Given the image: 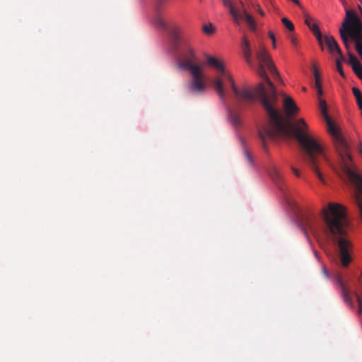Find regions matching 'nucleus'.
Returning a JSON list of instances; mask_svg holds the SVG:
<instances>
[{
    "label": "nucleus",
    "instance_id": "nucleus-1",
    "mask_svg": "<svg viewBox=\"0 0 362 362\" xmlns=\"http://www.w3.org/2000/svg\"><path fill=\"white\" fill-rule=\"evenodd\" d=\"M295 115H268L267 120L259 128V138L264 148L266 137L272 139L277 137L296 139L302 149L305 162L319 180L325 183L320 165L322 160L331 165L330 160L320 141L307 132L308 126L305 120L298 119Z\"/></svg>",
    "mask_w": 362,
    "mask_h": 362
},
{
    "label": "nucleus",
    "instance_id": "nucleus-2",
    "mask_svg": "<svg viewBox=\"0 0 362 362\" xmlns=\"http://www.w3.org/2000/svg\"><path fill=\"white\" fill-rule=\"evenodd\" d=\"M206 63L216 69L218 76L212 80V85L223 103L226 102L228 87L233 92L235 100L238 103H257L265 113H277L276 97L271 80L267 84L258 83L251 89L239 90L235 85L231 76L226 71L223 64L213 56H206Z\"/></svg>",
    "mask_w": 362,
    "mask_h": 362
},
{
    "label": "nucleus",
    "instance_id": "nucleus-3",
    "mask_svg": "<svg viewBox=\"0 0 362 362\" xmlns=\"http://www.w3.org/2000/svg\"><path fill=\"white\" fill-rule=\"evenodd\" d=\"M325 224L324 232L332 241L337 245L341 264L346 267L352 261V244L346 236L348 220L341 205L329 203L322 210Z\"/></svg>",
    "mask_w": 362,
    "mask_h": 362
},
{
    "label": "nucleus",
    "instance_id": "nucleus-4",
    "mask_svg": "<svg viewBox=\"0 0 362 362\" xmlns=\"http://www.w3.org/2000/svg\"><path fill=\"white\" fill-rule=\"evenodd\" d=\"M241 49L247 64L251 68L254 69L257 74L264 80V82H261L260 83H263L264 86H266L267 84V80H270L266 73V68H267L269 71L275 79L281 80L279 74L274 66L271 57L262 44H259L257 47L255 48V57L257 60V64L256 65L255 64L252 58V51L250 49V42L245 36H244L243 38Z\"/></svg>",
    "mask_w": 362,
    "mask_h": 362
},
{
    "label": "nucleus",
    "instance_id": "nucleus-5",
    "mask_svg": "<svg viewBox=\"0 0 362 362\" xmlns=\"http://www.w3.org/2000/svg\"><path fill=\"white\" fill-rule=\"evenodd\" d=\"M339 35L346 49H350L351 42L355 43V49L362 59V22L354 11L346 10Z\"/></svg>",
    "mask_w": 362,
    "mask_h": 362
},
{
    "label": "nucleus",
    "instance_id": "nucleus-6",
    "mask_svg": "<svg viewBox=\"0 0 362 362\" xmlns=\"http://www.w3.org/2000/svg\"><path fill=\"white\" fill-rule=\"evenodd\" d=\"M178 67L181 69L192 71L202 68L197 64V59L194 49L186 40L182 41L179 50Z\"/></svg>",
    "mask_w": 362,
    "mask_h": 362
},
{
    "label": "nucleus",
    "instance_id": "nucleus-7",
    "mask_svg": "<svg viewBox=\"0 0 362 362\" xmlns=\"http://www.w3.org/2000/svg\"><path fill=\"white\" fill-rule=\"evenodd\" d=\"M189 73L192 76V79L187 83V91L192 95L203 94L206 90V85L204 82V74L202 69H194Z\"/></svg>",
    "mask_w": 362,
    "mask_h": 362
},
{
    "label": "nucleus",
    "instance_id": "nucleus-8",
    "mask_svg": "<svg viewBox=\"0 0 362 362\" xmlns=\"http://www.w3.org/2000/svg\"><path fill=\"white\" fill-rule=\"evenodd\" d=\"M272 84L274 87L277 102L275 111L279 113H296L299 110L294 100L284 93H278L274 84L272 82Z\"/></svg>",
    "mask_w": 362,
    "mask_h": 362
},
{
    "label": "nucleus",
    "instance_id": "nucleus-9",
    "mask_svg": "<svg viewBox=\"0 0 362 362\" xmlns=\"http://www.w3.org/2000/svg\"><path fill=\"white\" fill-rule=\"evenodd\" d=\"M299 226L306 238L309 240L308 231L313 235L318 232V221L317 216L313 213H305L299 218Z\"/></svg>",
    "mask_w": 362,
    "mask_h": 362
},
{
    "label": "nucleus",
    "instance_id": "nucleus-10",
    "mask_svg": "<svg viewBox=\"0 0 362 362\" xmlns=\"http://www.w3.org/2000/svg\"><path fill=\"white\" fill-rule=\"evenodd\" d=\"M155 25L167 31L175 44L179 42L180 28L177 25L173 23L171 21H165L162 17L158 16L155 20Z\"/></svg>",
    "mask_w": 362,
    "mask_h": 362
},
{
    "label": "nucleus",
    "instance_id": "nucleus-11",
    "mask_svg": "<svg viewBox=\"0 0 362 362\" xmlns=\"http://www.w3.org/2000/svg\"><path fill=\"white\" fill-rule=\"evenodd\" d=\"M238 12L242 16L241 20H245L247 23L249 28L255 31L256 30V23L252 15L247 12L244 3L242 1H239V3L236 7H235Z\"/></svg>",
    "mask_w": 362,
    "mask_h": 362
},
{
    "label": "nucleus",
    "instance_id": "nucleus-12",
    "mask_svg": "<svg viewBox=\"0 0 362 362\" xmlns=\"http://www.w3.org/2000/svg\"><path fill=\"white\" fill-rule=\"evenodd\" d=\"M323 43L326 45L331 54H334V52H336L341 58V59H344V57L343 56L341 49H340L339 44L332 35H322V44Z\"/></svg>",
    "mask_w": 362,
    "mask_h": 362
},
{
    "label": "nucleus",
    "instance_id": "nucleus-13",
    "mask_svg": "<svg viewBox=\"0 0 362 362\" xmlns=\"http://www.w3.org/2000/svg\"><path fill=\"white\" fill-rule=\"evenodd\" d=\"M349 63L355 74L360 79H362V65L357 57L351 53L349 54Z\"/></svg>",
    "mask_w": 362,
    "mask_h": 362
},
{
    "label": "nucleus",
    "instance_id": "nucleus-14",
    "mask_svg": "<svg viewBox=\"0 0 362 362\" xmlns=\"http://www.w3.org/2000/svg\"><path fill=\"white\" fill-rule=\"evenodd\" d=\"M223 3L224 6L229 8L230 13L233 16V21L239 24L242 19V16L238 12L233 4L229 0H223Z\"/></svg>",
    "mask_w": 362,
    "mask_h": 362
},
{
    "label": "nucleus",
    "instance_id": "nucleus-15",
    "mask_svg": "<svg viewBox=\"0 0 362 362\" xmlns=\"http://www.w3.org/2000/svg\"><path fill=\"white\" fill-rule=\"evenodd\" d=\"M269 176L272 180L276 184L280 185L283 182V177L280 171L275 167L272 166L269 170Z\"/></svg>",
    "mask_w": 362,
    "mask_h": 362
},
{
    "label": "nucleus",
    "instance_id": "nucleus-16",
    "mask_svg": "<svg viewBox=\"0 0 362 362\" xmlns=\"http://www.w3.org/2000/svg\"><path fill=\"white\" fill-rule=\"evenodd\" d=\"M317 95H318V108L320 113H327L328 109L327 105L325 100L321 98L322 95V87L317 88Z\"/></svg>",
    "mask_w": 362,
    "mask_h": 362
},
{
    "label": "nucleus",
    "instance_id": "nucleus-17",
    "mask_svg": "<svg viewBox=\"0 0 362 362\" xmlns=\"http://www.w3.org/2000/svg\"><path fill=\"white\" fill-rule=\"evenodd\" d=\"M310 30L313 32V33L315 35L319 45L321 46L322 49H323L322 47V35L320 30L319 27L315 23L311 24V27H308Z\"/></svg>",
    "mask_w": 362,
    "mask_h": 362
},
{
    "label": "nucleus",
    "instance_id": "nucleus-18",
    "mask_svg": "<svg viewBox=\"0 0 362 362\" xmlns=\"http://www.w3.org/2000/svg\"><path fill=\"white\" fill-rule=\"evenodd\" d=\"M338 281H339V285H340V287H341V289L342 291V296H343L344 300L347 303L352 305V302L351 300L349 289L346 288V285L344 284V282L342 281V280L341 279H339Z\"/></svg>",
    "mask_w": 362,
    "mask_h": 362
},
{
    "label": "nucleus",
    "instance_id": "nucleus-19",
    "mask_svg": "<svg viewBox=\"0 0 362 362\" xmlns=\"http://www.w3.org/2000/svg\"><path fill=\"white\" fill-rule=\"evenodd\" d=\"M228 121L235 128L241 125V119L240 115H228Z\"/></svg>",
    "mask_w": 362,
    "mask_h": 362
},
{
    "label": "nucleus",
    "instance_id": "nucleus-20",
    "mask_svg": "<svg viewBox=\"0 0 362 362\" xmlns=\"http://www.w3.org/2000/svg\"><path fill=\"white\" fill-rule=\"evenodd\" d=\"M352 91L356 99L359 109L362 110V93L361 90L358 88L354 87Z\"/></svg>",
    "mask_w": 362,
    "mask_h": 362
},
{
    "label": "nucleus",
    "instance_id": "nucleus-21",
    "mask_svg": "<svg viewBox=\"0 0 362 362\" xmlns=\"http://www.w3.org/2000/svg\"><path fill=\"white\" fill-rule=\"evenodd\" d=\"M281 22L284 25V26L289 30V31H293L294 30V25L293 23L288 20L287 18L284 17L281 18Z\"/></svg>",
    "mask_w": 362,
    "mask_h": 362
},
{
    "label": "nucleus",
    "instance_id": "nucleus-22",
    "mask_svg": "<svg viewBox=\"0 0 362 362\" xmlns=\"http://www.w3.org/2000/svg\"><path fill=\"white\" fill-rule=\"evenodd\" d=\"M202 30L203 32L206 35H211L215 32V28L213 27L211 23L209 25H204Z\"/></svg>",
    "mask_w": 362,
    "mask_h": 362
},
{
    "label": "nucleus",
    "instance_id": "nucleus-23",
    "mask_svg": "<svg viewBox=\"0 0 362 362\" xmlns=\"http://www.w3.org/2000/svg\"><path fill=\"white\" fill-rule=\"evenodd\" d=\"M343 59H341V58L340 57V59H337L336 60V65H337V69L338 71V72L339 73V74L342 76V77H345V74L343 71V69H342V66H341V61Z\"/></svg>",
    "mask_w": 362,
    "mask_h": 362
},
{
    "label": "nucleus",
    "instance_id": "nucleus-24",
    "mask_svg": "<svg viewBox=\"0 0 362 362\" xmlns=\"http://www.w3.org/2000/svg\"><path fill=\"white\" fill-rule=\"evenodd\" d=\"M356 298L358 303V313H362V297L359 296L358 294L355 293Z\"/></svg>",
    "mask_w": 362,
    "mask_h": 362
},
{
    "label": "nucleus",
    "instance_id": "nucleus-25",
    "mask_svg": "<svg viewBox=\"0 0 362 362\" xmlns=\"http://www.w3.org/2000/svg\"><path fill=\"white\" fill-rule=\"evenodd\" d=\"M244 155H245L247 162L250 163V164H252V157L246 148H244Z\"/></svg>",
    "mask_w": 362,
    "mask_h": 362
},
{
    "label": "nucleus",
    "instance_id": "nucleus-26",
    "mask_svg": "<svg viewBox=\"0 0 362 362\" xmlns=\"http://www.w3.org/2000/svg\"><path fill=\"white\" fill-rule=\"evenodd\" d=\"M252 6H253L254 9L255 11H257V12H258L262 16H264V12L261 8V7L259 4H253Z\"/></svg>",
    "mask_w": 362,
    "mask_h": 362
},
{
    "label": "nucleus",
    "instance_id": "nucleus-27",
    "mask_svg": "<svg viewBox=\"0 0 362 362\" xmlns=\"http://www.w3.org/2000/svg\"><path fill=\"white\" fill-rule=\"evenodd\" d=\"M312 21V18L309 15L305 14V23L308 27H311V24H313Z\"/></svg>",
    "mask_w": 362,
    "mask_h": 362
},
{
    "label": "nucleus",
    "instance_id": "nucleus-28",
    "mask_svg": "<svg viewBox=\"0 0 362 362\" xmlns=\"http://www.w3.org/2000/svg\"><path fill=\"white\" fill-rule=\"evenodd\" d=\"M289 38L291 40V42L292 43L293 45L294 46H296L297 44H298V40H297V38L295 37L293 35H290L289 36Z\"/></svg>",
    "mask_w": 362,
    "mask_h": 362
},
{
    "label": "nucleus",
    "instance_id": "nucleus-29",
    "mask_svg": "<svg viewBox=\"0 0 362 362\" xmlns=\"http://www.w3.org/2000/svg\"><path fill=\"white\" fill-rule=\"evenodd\" d=\"M315 88H322L321 78L315 79Z\"/></svg>",
    "mask_w": 362,
    "mask_h": 362
},
{
    "label": "nucleus",
    "instance_id": "nucleus-30",
    "mask_svg": "<svg viewBox=\"0 0 362 362\" xmlns=\"http://www.w3.org/2000/svg\"><path fill=\"white\" fill-rule=\"evenodd\" d=\"M269 37L272 40L273 47H276V40L274 35L272 33H269Z\"/></svg>",
    "mask_w": 362,
    "mask_h": 362
},
{
    "label": "nucleus",
    "instance_id": "nucleus-31",
    "mask_svg": "<svg viewBox=\"0 0 362 362\" xmlns=\"http://www.w3.org/2000/svg\"><path fill=\"white\" fill-rule=\"evenodd\" d=\"M313 71H314L315 79L320 78V75L319 71L317 70V69L315 66L314 67Z\"/></svg>",
    "mask_w": 362,
    "mask_h": 362
},
{
    "label": "nucleus",
    "instance_id": "nucleus-32",
    "mask_svg": "<svg viewBox=\"0 0 362 362\" xmlns=\"http://www.w3.org/2000/svg\"><path fill=\"white\" fill-rule=\"evenodd\" d=\"M291 170L296 177H300V172L296 168L292 167Z\"/></svg>",
    "mask_w": 362,
    "mask_h": 362
},
{
    "label": "nucleus",
    "instance_id": "nucleus-33",
    "mask_svg": "<svg viewBox=\"0 0 362 362\" xmlns=\"http://www.w3.org/2000/svg\"><path fill=\"white\" fill-rule=\"evenodd\" d=\"M358 151H359V153H361V155L362 156V144H359Z\"/></svg>",
    "mask_w": 362,
    "mask_h": 362
},
{
    "label": "nucleus",
    "instance_id": "nucleus-34",
    "mask_svg": "<svg viewBox=\"0 0 362 362\" xmlns=\"http://www.w3.org/2000/svg\"><path fill=\"white\" fill-rule=\"evenodd\" d=\"M295 4L300 6V2L298 0H291Z\"/></svg>",
    "mask_w": 362,
    "mask_h": 362
},
{
    "label": "nucleus",
    "instance_id": "nucleus-35",
    "mask_svg": "<svg viewBox=\"0 0 362 362\" xmlns=\"http://www.w3.org/2000/svg\"><path fill=\"white\" fill-rule=\"evenodd\" d=\"M324 273H325V275L327 276V275H328V274H327V271H326L325 269H324Z\"/></svg>",
    "mask_w": 362,
    "mask_h": 362
},
{
    "label": "nucleus",
    "instance_id": "nucleus-36",
    "mask_svg": "<svg viewBox=\"0 0 362 362\" xmlns=\"http://www.w3.org/2000/svg\"><path fill=\"white\" fill-rule=\"evenodd\" d=\"M265 2H271L272 0H264Z\"/></svg>",
    "mask_w": 362,
    "mask_h": 362
},
{
    "label": "nucleus",
    "instance_id": "nucleus-37",
    "mask_svg": "<svg viewBox=\"0 0 362 362\" xmlns=\"http://www.w3.org/2000/svg\"><path fill=\"white\" fill-rule=\"evenodd\" d=\"M341 1L342 2V4H343L344 5H345V2L344 1V0H341Z\"/></svg>",
    "mask_w": 362,
    "mask_h": 362
},
{
    "label": "nucleus",
    "instance_id": "nucleus-38",
    "mask_svg": "<svg viewBox=\"0 0 362 362\" xmlns=\"http://www.w3.org/2000/svg\"><path fill=\"white\" fill-rule=\"evenodd\" d=\"M303 90L305 91L306 90V88L304 87L303 88Z\"/></svg>",
    "mask_w": 362,
    "mask_h": 362
}]
</instances>
